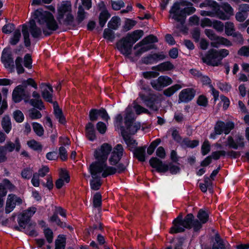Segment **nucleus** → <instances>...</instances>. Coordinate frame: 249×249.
I'll use <instances>...</instances> for the list:
<instances>
[{
  "label": "nucleus",
  "instance_id": "7c9ffc66",
  "mask_svg": "<svg viewBox=\"0 0 249 249\" xmlns=\"http://www.w3.org/2000/svg\"><path fill=\"white\" fill-rule=\"evenodd\" d=\"M111 15L108 10L101 11L99 16V24L101 28H103Z\"/></svg>",
  "mask_w": 249,
  "mask_h": 249
},
{
  "label": "nucleus",
  "instance_id": "c85d7f7f",
  "mask_svg": "<svg viewBox=\"0 0 249 249\" xmlns=\"http://www.w3.org/2000/svg\"><path fill=\"white\" fill-rule=\"evenodd\" d=\"M199 143L197 140H190L188 138H184L181 143V146L182 148L185 147L194 148L197 147Z\"/></svg>",
  "mask_w": 249,
  "mask_h": 249
},
{
  "label": "nucleus",
  "instance_id": "e433bc0d",
  "mask_svg": "<svg viewBox=\"0 0 249 249\" xmlns=\"http://www.w3.org/2000/svg\"><path fill=\"white\" fill-rule=\"evenodd\" d=\"M66 238L63 234H59L55 241V249H65Z\"/></svg>",
  "mask_w": 249,
  "mask_h": 249
},
{
  "label": "nucleus",
  "instance_id": "69168bd1",
  "mask_svg": "<svg viewBox=\"0 0 249 249\" xmlns=\"http://www.w3.org/2000/svg\"><path fill=\"white\" fill-rule=\"evenodd\" d=\"M32 58L30 54L26 53L24 57V66L27 69H31L32 67Z\"/></svg>",
  "mask_w": 249,
  "mask_h": 249
},
{
  "label": "nucleus",
  "instance_id": "473e14b6",
  "mask_svg": "<svg viewBox=\"0 0 249 249\" xmlns=\"http://www.w3.org/2000/svg\"><path fill=\"white\" fill-rule=\"evenodd\" d=\"M121 20L118 16H113L107 23L108 28L113 30H117L121 25Z\"/></svg>",
  "mask_w": 249,
  "mask_h": 249
},
{
  "label": "nucleus",
  "instance_id": "f03ea898",
  "mask_svg": "<svg viewBox=\"0 0 249 249\" xmlns=\"http://www.w3.org/2000/svg\"><path fill=\"white\" fill-rule=\"evenodd\" d=\"M34 18L42 26V31L45 36H50L53 32L59 28L53 15L49 11L37 9L34 12Z\"/></svg>",
  "mask_w": 249,
  "mask_h": 249
},
{
  "label": "nucleus",
  "instance_id": "338daca9",
  "mask_svg": "<svg viewBox=\"0 0 249 249\" xmlns=\"http://www.w3.org/2000/svg\"><path fill=\"white\" fill-rule=\"evenodd\" d=\"M210 184L208 186H206L205 184H203V183H200L199 184V187L201 191L205 193L207 192V190H208L210 193L213 194V183H210Z\"/></svg>",
  "mask_w": 249,
  "mask_h": 249
},
{
  "label": "nucleus",
  "instance_id": "774afa93",
  "mask_svg": "<svg viewBox=\"0 0 249 249\" xmlns=\"http://www.w3.org/2000/svg\"><path fill=\"white\" fill-rule=\"evenodd\" d=\"M211 150V145L208 141L204 142L201 146V153L203 156L208 154Z\"/></svg>",
  "mask_w": 249,
  "mask_h": 249
},
{
  "label": "nucleus",
  "instance_id": "0e129e2a",
  "mask_svg": "<svg viewBox=\"0 0 249 249\" xmlns=\"http://www.w3.org/2000/svg\"><path fill=\"white\" fill-rule=\"evenodd\" d=\"M196 103L199 106L206 107L208 105V98L203 94L200 95L197 98Z\"/></svg>",
  "mask_w": 249,
  "mask_h": 249
},
{
  "label": "nucleus",
  "instance_id": "4d7b16f0",
  "mask_svg": "<svg viewBox=\"0 0 249 249\" xmlns=\"http://www.w3.org/2000/svg\"><path fill=\"white\" fill-rule=\"evenodd\" d=\"M99 109L91 108L89 110V120L91 121L90 122H95L98 120L99 115Z\"/></svg>",
  "mask_w": 249,
  "mask_h": 249
},
{
  "label": "nucleus",
  "instance_id": "f8f14e48",
  "mask_svg": "<svg viewBox=\"0 0 249 249\" xmlns=\"http://www.w3.org/2000/svg\"><path fill=\"white\" fill-rule=\"evenodd\" d=\"M22 203V200L20 197L13 194H9L6 200L5 213L6 214L9 213L14 209L16 204L20 205Z\"/></svg>",
  "mask_w": 249,
  "mask_h": 249
},
{
  "label": "nucleus",
  "instance_id": "2f4dec72",
  "mask_svg": "<svg viewBox=\"0 0 249 249\" xmlns=\"http://www.w3.org/2000/svg\"><path fill=\"white\" fill-rule=\"evenodd\" d=\"M212 249H226L224 241L218 233L214 235V242L213 245Z\"/></svg>",
  "mask_w": 249,
  "mask_h": 249
},
{
  "label": "nucleus",
  "instance_id": "5fc2aeb1",
  "mask_svg": "<svg viewBox=\"0 0 249 249\" xmlns=\"http://www.w3.org/2000/svg\"><path fill=\"white\" fill-rule=\"evenodd\" d=\"M160 73L156 71H146L142 72L143 77L146 79H151L158 77Z\"/></svg>",
  "mask_w": 249,
  "mask_h": 249
},
{
  "label": "nucleus",
  "instance_id": "37998d69",
  "mask_svg": "<svg viewBox=\"0 0 249 249\" xmlns=\"http://www.w3.org/2000/svg\"><path fill=\"white\" fill-rule=\"evenodd\" d=\"M102 196L100 192H96L93 196V206L98 208L102 206Z\"/></svg>",
  "mask_w": 249,
  "mask_h": 249
},
{
  "label": "nucleus",
  "instance_id": "20e7f679",
  "mask_svg": "<svg viewBox=\"0 0 249 249\" xmlns=\"http://www.w3.org/2000/svg\"><path fill=\"white\" fill-rule=\"evenodd\" d=\"M229 54V51L226 49L218 50L210 49L202 57L203 62L208 66L217 67L222 65V59Z\"/></svg>",
  "mask_w": 249,
  "mask_h": 249
},
{
  "label": "nucleus",
  "instance_id": "c9c22d12",
  "mask_svg": "<svg viewBox=\"0 0 249 249\" xmlns=\"http://www.w3.org/2000/svg\"><path fill=\"white\" fill-rule=\"evenodd\" d=\"M137 23V21L131 18H125L124 24L122 26L123 31L124 32L131 30Z\"/></svg>",
  "mask_w": 249,
  "mask_h": 249
},
{
  "label": "nucleus",
  "instance_id": "a19ab883",
  "mask_svg": "<svg viewBox=\"0 0 249 249\" xmlns=\"http://www.w3.org/2000/svg\"><path fill=\"white\" fill-rule=\"evenodd\" d=\"M19 85L22 86V88H24L25 89H26L28 86H31L35 89H37L38 88L36 82L32 78H29L26 80H23L21 82V84Z\"/></svg>",
  "mask_w": 249,
  "mask_h": 249
},
{
  "label": "nucleus",
  "instance_id": "9b49d317",
  "mask_svg": "<svg viewBox=\"0 0 249 249\" xmlns=\"http://www.w3.org/2000/svg\"><path fill=\"white\" fill-rule=\"evenodd\" d=\"M124 149L121 144H117L110 152L111 155L108 159L109 163L110 165H118L122 159L124 154Z\"/></svg>",
  "mask_w": 249,
  "mask_h": 249
},
{
  "label": "nucleus",
  "instance_id": "f3484780",
  "mask_svg": "<svg viewBox=\"0 0 249 249\" xmlns=\"http://www.w3.org/2000/svg\"><path fill=\"white\" fill-rule=\"evenodd\" d=\"M89 172L92 178V179L89 181L90 188L92 190L97 191L100 189L102 184L101 177L96 172L94 171L90 166L89 167Z\"/></svg>",
  "mask_w": 249,
  "mask_h": 249
},
{
  "label": "nucleus",
  "instance_id": "f704fd0d",
  "mask_svg": "<svg viewBox=\"0 0 249 249\" xmlns=\"http://www.w3.org/2000/svg\"><path fill=\"white\" fill-rule=\"evenodd\" d=\"M22 33L23 36L25 46L27 48L30 47L31 42L30 38L28 27L25 24L22 25Z\"/></svg>",
  "mask_w": 249,
  "mask_h": 249
},
{
  "label": "nucleus",
  "instance_id": "864d4df0",
  "mask_svg": "<svg viewBox=\"0 0 249 249\" xmlns=\"http://www.w3.org/2000/svg\"><path fill=\"white\" fill-rule=\"evenodd\" d=\"M234 24L231 22H226L225 25V34L228 36H232L234 32Z\"/></svg>",
  "mask_w": 249,
  "mask_h": 249
},
{
  "label": "nucleus",
  "instance_id": "13d9d810",
  "mask_svg": "<svg viewBox=\"0 0 249 249\" xmlns=\"http://www.w3.org/2000/svg\"><path fill=\"white\" fill-rule=\"evenodd\" d=\"M13 118L15 121L18 123H22L24 120L23 113L20 110L17 109L13 112Z\"/></svg>",
  "mask_w": 249,
  "mask_h": 249
},
{
  "label": "nucleus",
  "instance_id": "9d476101",
  "mask_svg": "<svg viewBox=\"0 0 249 249\" xmlns=\"http://www.w3.org/2000/svg\"><path fill=\"white\" fill-rule=\"evenodd\" d=\"M234 126V123L232 121H228L225 123L221 120L217 121L214 127V135H220L223 133L228 135Z\"/></svg>",
  "mask_w": 249,
  "mask_h": 249
},
{
  "label": "nucleus",
  "instance_id": "c756f323",
  "mask_svg": "<svg viewBox=\"0 0 249 249\" xmlns=\"http://www.w3.org/2000/svg\"><path fill=\"white\" fill-rule=\"evenodd\" d=\"M144 32L142 30H136L131 33H128L126 36L132 41V43L135 44L143 36Z\"/></svg>",
  "mask_w": 249,
  "mask_h": 249
},
{
  "label": "nucleus",
  "instance_id": "0eeeda50",
  "mask_svg": "<svg viewBox=\"0 0 249 249\" xmlns=\"http://www.w3.org/2000/svg\"><path fill=\"white\" fill-rule=\"evenodd\" d=\"M139 96L147 107L154 111L158 110L159 108L156 104L159 103V98L156 94L140 92Z\"/></svg>",
  "mask_w": 249,
  "mask_h": 249
},
{
  "label": "nucleus",
  "instance_id": "4468645a",
  "mask_svg": "<svg viewBox=\"0 0 249 249\" xmlns=\"http://www.w3.org/2000/svg\"><path fill=\"white\" fill-rule=\"evenodd\" d=\"M196 95V90L193 88L182 89L178 95V103H187L192 101Z\"/></svg>",
  "mask_w": 249,
  "mask_h": 249
},
{
  "label": "nucleus",
  "instance_id": "052dcab7",
  "mask_svg": "<svg viewBox=\"0 0 249 249\" xmlns=\"http://www.w3.org/2000/svg\"><path fill=\"white\" fill-rule=\"evenodd\" d=\"M111 4L112 8L115 11L119 10L121 8L125 6L124 2L122 0H111Z\"/></svg>",
  "mask_w": 249,
  "mask_h": 249
},
{
  "label": "nucleus",
  "instance_id": "603ef678",
  "mask_svg": "<svg viewBox=\"0 0 249 249\" xmlns=\"http://www.w3.org/2000/svg\"><path fill=\"white\" fill-rule=\"evenodd\" d=\"M43 233L47 242L51 244L53 241V232L50 228H46L43 229Z\"/></svg>",
  "mask_w": 249,
  "mask_h": 249
},
{
  "label": "nucleus",
  "instance_id": "4be33fe9",
  "mask_svg": "<svg viewBox=\"0 0 249 249\" xmlns=\"http://www.w3.org/2000/svg\"><path fill=\"white\" fill-rule=\"evenodd\" d=\"M53 105V113L55 118L58 119L60 124H65L66 123V117L64 115L62 109L59 107L58 103L56 101H54Z\"/></svg>",
  "mask_w": 249,
  "mask_h": 249
},
{
  "label": "nucleus",
  "instance_id": "39448f33",
  "mask_svg": "<svg viewBox=\"0 0 249 249\" xmlns=\"http://www.w3.org/2000/svg\"><path fill=\"white\" fill-rule=\"evenodd\" d=\"M149 163L158 173H165L169 171L172 175H176L180 172L179 165H175L173 162L166 164L157 157H152Z\"/></svg>",
  "mask_w": 249,
  "mask_h": 249
},
{
  "label": "nucleus",
  "instance_id": "cd10ccee",
  "mask_svg": "<svg viewBox=\"0 0 249 249\" xmlns=\"http://www.w3.org/2000/svg\"><path fill=\"white\" fill-rule=\"evenodd\" d=\"M1 125L6 133L8 134L10 132L12 129V123L8 115H5L2 118Z\"/></svg>",
  "mask_w": 249,
  "mask_h": 249
},
{
  "label": "nucleus",
  "instance_id": "b1692460",
  "mask_svg": "<svg viewBox=\"0 0 249 249\" xmlns=\"http://www.w3.org/2000/svg\"><path fill=\"white\" fill-rule=\"evenodd\" d=\"M196 11V8L193 6H189L180 10V19L179 22L183 25L185 21L187 16L191 15L194 14Z\"/></svg>",
  "mask_w": 249,
  "mask_h": 249
},
{
  "label": "nucleus",
  "instance_id": "7ed1b4c3",
  "mask_svg": "<svg viewBox=\"0 0 249 249\" xmlns=\"http://www.w3.org/2000/svg\"><path fill=\"white\" fill-rule=\"evenodd\" d=\"M196 218L192 213L187 214L184 218L182 213H180L172 222V226L170 228L169 233L176 234L184 232L185 229H193L194 232H198V227L196 222Z\"/></svg>",
  "mask_w": 249,
  "mask_h": 249
},
{
  "label": "nucleus",
  "instance_id": "49530a36",
  "mask_svg": "<svg viewBox=\"0 0 249 249\" xmlns=\"http://www.w3.org/2000/svg\"><path fill=\"white\" fill-rule=\"evenodd\" d=\"M8 48H4L2 52L1 56L0 57V61L2 63L5 62L7 61H11L12 59H13L12 57V55L10 52H8Z\"/></svg>",
  "mask_w": 249,
  "mask_h": 249
},
{
  "label": "nucleus",
  "instance_id": "79ce46f5",
  "mask_svg": "<svg viewBox=\"0 0 249 249\" xmlns=\"http://www.w3.org/2000/svg\"><path fill=\"white\" fill-rule=\"evenodd\" d=\"M113 30L108 27L105 28L104 30L103 36L105 39L108 40L111 42H112L115 38V34Z\"/></svg>",
  "mask_w": 249,
  "mask_h": 249
},
{
  "label": "nucleus",
  "instance_id": "2eb2a0df",
  "mask_svg": "<svg viewBox=\"0 0 249 249\" xmlns=\"http://www.w3.org/2000/svg\"><path fill=\"white\" fill-rule=\"evenodd\" d=\"M197 219L196 222L198 227L199 232L203 227V225L206 224L210 221L209 213L208 211L203 209H200L197 213Z\"/></svg>",
  "mask_w": 249,
  "mask_h": 249
},
{
  "label": "nucleus",
  "instance_id": "72a5a7b5",
  "mask_svg": "<svg viewBox=\"0 0 249 249\" xmlns=\"http://www.w3.org/2000/svg\"><path fill=\"white\" fill-rule=\"evenodd\" d=\"M48 221L51 223H55L57 226L62 229H64L67 226V223L61 220L56 213H53L48 219Z\"/></svg>",
  "mask_w": 249,
  "mask_h": 249
},
{
  "label": "nucleus",
  "instance_id": "a211bd4d",
  "mask_svg": "<svg viewBox=\"0 0 249 249\" xmlns=\"http://www.w3.org/2000/svg\"><path fill=\"white\" fill-rule=\"evenodd\" d=\"M17 221L19 226H16L14 228L17 231H22V230L25 229L26 225L31 221L30 216H29L28 213H22L18 216Z\"/></svg>",
  "mask_w": 249,
  "mask_h": 249
},
{
  "label": "nucleus",
  "instance_id": "5701e85b",
  "mask_svg": "<svg viewBox=\"0 0 249 249\" xmlns=\"http://www.w3.org/2000/svg\"><path fill=\"white\" fill-rule=\"evenodd\" d=\"M146 146L136 147L133 150V157L139 161L144 162L146 159Z\"/></svg>",
  "mask_w": 249,
  "mask_h": 249
},
{
  "label": "nucleus",
  "instance_id": "6ab92c4d",
  "mask_svg": "<svg viewBox=\"0 0 249 249\" xmlns=\"http://www.w3.org/2000/svg\"><path fill=\"white\" fill-rule=\"evenodd\" d=\"M226 155L232 157L234 159L237 158L239 154L238 152L234 151L233 150L229 151L226 152L224 150H219L213 152L212 153L211 155H210V157H211V159H213L214 160H218L220 159L221 156H225Z\"/></svg>",
  "mask_w": 249,
  "mask_h": 249
},
{
  "label": "nucleus",
  "instance_id": "aec40b11",
  "mask_svg": "<svg viewBox=\"0 0 249 249\" xmlns=\"http://www.w3.org/2000/svg\"><path fill=\"white\" fill-rule=\"evenodd\" d=\"M86 136L87 139L93 142L96 139V131L94 124L92 122H88L85 126Z\"/></svg>",
  "mask_w": 249,
  "mask_h": 249
},
{
  "label": "nucleus",
  "instance_id": "1a4fd4ad",
  "mask_svg": "<svg viewBox=\"0 0 249 249\" xmlns=\"http://www.w3.org/2000/svg\"><path fill=\"white\" fill-rule=\"evenodd\" d=\"M134 44L131 39L126 36L120 39L116 43L117 49L120 53L128 56L131 53L132 48Z\"/></svg>",
  "mask_w": 249,
  "mask_h": 249
},
{
  "label": "nucleus",
  "instance_id": "ea45409f",
  "mask_svg": "<svg viewBox=\"0 0 249 249\" xmlns=\"http://www.w3.org/2000/svg\"><path fill=\"white\" fill-rule=\"evenodd\" d=\"M63 20V24L65 26H71L75 28L77 24L74 23V18L71 12H69L66 14V18Z\"/></svg>",
  "mask_w": 249,
  "mask_h": 249
},
{
  "label": "nucleus",
  "instance_id": "393cba45",
  "mask_svg": "<svg viewBox=\"0 0 249 249\" xmlns=\"http://www.w3.org/2000/svg\"><path fill=\"white\" fill-rule=\"evenodd\" d=\"M24 92V89L22 88V86H17L12 92V100L15 103H18L22 100V95Z\"/></svg>",
  "mask_w": 249,
  "mask_h": 249
},
{
  "label": "nucleus",
  "instance_id": "8fccbe9b",
  "mask_svg": "<svg viewBox=\"0 0 249 249\" xmlns=\"http://www.w3.org/2000/svg\"><path fill=\"white\" fill-rule=\"evenodd\" d=\"M29 32L30 33L32 36L34 38H39L42 36L43 33L42 29L37 26L31 29H28Z\"/></svg>",
  "mask_w": 249,
  "mask_h": 249
},
{
  "label": "nucleus",
  "instance_id": "6e6552de",
  "mask_svg": "<svg viewBox=\"0 0 249 249\" xmlns=\"http://www.w3.org/2000/svg\"><path fill=\"white\" fill-rule=\"evenodd\" d=\"M173 83L172 79L167 75L159 76L156 79L150 81V85L155 90L160 91L163 89Z\"/></svg>",
  "mask_w": 249,
  "mask_h": 249
},
{
  "label": "nucleus",
  "instance_id": "09e8293b",
  "mask_svg": "<svg viewBox=\"0 0 249 249\" xmlns=\"http://www.w3.org/2000/svg\"><path fill=\"white\" fill-rule=\"evenodd\" d=\"M28 146L35 151H41L42 145L35 140H32L27 142Z\"/></svg>",
  "mask_w": 249,
  "mask_h": 249
},
{
  "label": "nucleus",
  "instance_id": "6e6d98bb",
  "mask_svg": "<svg viewBox=\"0 0 249 249\" xmlns=\"http://www.w3.org/2000/svg\"><path fill=\"white\" fill-rule=\"evenodd\" d=\"M29 103L31 106L39 110H41L45 108L43 102L41 99L34 100L32 99L30 100Z\"/></svg>",
  "mask_w": 249,
  "mask_h": 249
},
{
  "label": "nucleus",
  "instance_id": "bb28decb",
  "mask_svg": "<svg viewBox=\"0 0 249 249\" xmlns=\"http://www.w3.org/2000/svg\"><path fill=\"white\" fill-rule=\"evenodd\" d=\"M121 135L127 146H129L130 145H137L138 142L136 140L131 139L130 136H128V133L125 130V127L124 126H122L121 127Z\"/></svg>",
  "mask_w": 249,
  "mask_h": 249
},
{
  "label": "nucleus",
  "instance_id": "c03bdc74",
  "mask_svg": "<svg viewBox=\"0 0 249 249\" xmlns=\"http://www.w3.org/2000/svg\"><path fill=\"white\" fill-rule=\"evenodd\" d=\"M21 37V33L19 30H16L13 35L10 37L9 43L11 45L14 46L18 44Z\"/></svg>",
  "mask_w": 249,
  "mask_h": 249
},
{
  "label": "nucleus",
  "instance_id": "f257e3e1",
  "mask_svg": "<svg viewBox=\"0 0 249 249\" xmlns=\"http://www.w3.org/2000/svg\"><path fill=\"white\" fill-rule=\"evenodd\" d=\"M112 149V146L108 143H104L99 148L94 152V157L96 161L93 162L89 166L94 171L98 174L102 173V177L106 178L108 176L124 173L126 170V166L123 163L115 165V167L107 165V161Z\"/></svg>",
  "mask_w": 249,
  "mask_h": 249
},
{
  "label": "nucleus",
  "instance_id": "a18cd8bd",
  "mask_svg": "<svg viewBox=\"0 0 249 249\" xmlns=\"http://www.w3.org/2000/svg\"><path fill=\"white\" fill-rule=\"evenodd\" d=\"M41 95L43 99L47 102L54 104V102L53 101V95L52 93H50L48 89H43L41 92Z\"/></svg>",
  "mask_w": 249,
  "mask_h": 249
},
{
  "label": "nucleus",
  "instance_id": "a878e982",
  "mask_svg": "<svg viewBox=\"0 0 249 249\" xmlns=\"http://www.w3.org/2000/svg\"><path fill=\"white\" fill-rule=\"evenodd\" d=\"M180 10L181 9H180L179 1H176L174 3L169 11V13L170 14L173 15L172 16V18H173L176 21L179 22V21H180L179 16Z\"/></svg>",
  "mask_w": 249,
  "mask_h": 249
},
{
  "label": "nucleus",
  "instance_id": "e2e57ef3",
  "mask_svg": "<svg viewBox=\"0 0 249 249\" xmlns=\"http://www.w3.org/2000/svg\"><path fill=\"white\" fill-rule=\"evenodd\" d=\"M142 41L145 44L154 43L158 42V38L153 35H150L144 37Z\"/></svg>",
  "mask_w": 249,
  "mask_h": 249
},
{
  "label": "nucleus",
  "instance_id": "bf43d9fd",
  "mask_svg": "<svg viewBox=\"0 0 249 249\" xmlns=\"http://www.w3.org/2000/svg\"><path fill=\"white\" fill-rule=\"evenodd\" d=\"M33 170L30 167L24 168L21 171V175L22 178L26 179H30L33 175Z\"/></svg>",
  "mask_w": 249,
  "mask_h": 249
},
{
  "label": "nucleus",
  "instance_id": "58836bf2",
  "mask_svg": "<svg viewBox=\"0 0 249 249\" xmlns=\"http://www.w3.org/2000/svg\"><path fill=\"white\" fill-rule=\"evenodd\" d=\"M87 13L85 11L82 5H79L78 12L76 17V21L77 25H79L86 18Z\"/></svg>",
  "mask_w": 249,
  "mask_h": 249
},
{
  "label": "nucleus",
  "instance_id": "dca6fc26",
  "mask_svg": "<svg viewBox=\"0 0 249 249\" xmlns=\"http://www.w3.org/2000/svg\"><path fill=\"white\" fill-rule=\"evenodd\" d=\"M244 140V138L241 135L236 136L235 140L232 136H229L227 138V145L229 148L237 150L238 147L243 148L245 146Z\"/></svg>",
  "mask_w": 249,
  "mask_h": 249
},
{
  "label": "nucleus",
  "instance_id": "4c0bfd02",
  "mask_svg": "<svg viewBox=\"0 0 249 249\" xmlns=\"http://www.w3.org/2000/svg\"><path fill=\"white\" fill-rule=\"evenodd\" d=\"M182 88V86L179 84H175L163 91V94L168 97L172 96L177 91Z\"/></svg>",
  "mask_w": 249,
  "mask_h": 249
},
{
  "label": "nucleus",
  "instance_id": "412c9836",
  "mask_svg": "<svg viewBox=\"0 0 249 249\" xmlns=\"http://www.w3.org/2000/svg\"><path fill=\"white\" fill-rule=\"evenodd\" d=\"M174 65L169 61L163 62L159 65L152 67V70L158 72H163L165 71H170L174 69Z\"/></svg>",
  "mask_w": 249,
  "mask_h": 249
},
{
  "label": "nucleus",
  "instance_id": "680f3d73",
  "mask_svg": "<svg viewBox=\"0 0 249 249\" xmlns=\"http://www.w3.org/2000/svg\"><path fill=\"white\" fill-rule=\"evenodd\" d=\"M15 26L13 23L5 24L2 28V32L5 34H11L15 29Z\"/></svg>",
  "mask_w": 249,
  "mask_h": 249
},
{
  "label": "nucleus",
  "instance_id": "3c124183",
  "mask_svg": "<svg viewBox=\"0 0 249 249\" xmlns=\"http://www.w3.org/2000/svg\"><path fill=\"white\" fill-rule=\"evenodd\" d=\"M161 142L160 139H157L153 141L147 148V153L149 155H151L154 152L156 148Z\"/></svg>",
  "mask_w": 249,
  "mask_h": 249
},
{
  "label": "nucleus",
  "instance_id": "423d86ee",
  "mask_svg": "<svg viewBox=\"0 0 249 249\" xmlns=\"http://www.w3.org/2000/svg\"><path fill=\"white\" fill-rule=\"evenodd\" d=\"M21 145L19 139L17 137L15 142L10 141H7L4 145L0 146V160L2 162H4L7 160L6 154L7 152H12L14 150L17 152L21 149Z\"/></svg>",
  "mask_w": 249,
  "mask_h": 249
},
{
  "label": "nucleus",
  "instance_id": "de8ad7c7",
  "mask_svg": "<svg viewBox=\"0 0 249 249\" xmlns=\"http://www.w3.org/2000/svg\"><path fill=\"white\" fill-rule=\"evenodd\" d=\"M33 130L35 133L39 137H41L44 134V128L42 125L38 123L34 122L32 123Z\"/></svg>",
  "mask_w": 249,
  "mask_h": 249
},
{
  "label": "nucleus",
  "instance_id": "ddd939ff",
  "mask_svg": "<svg viewBox=\"0 0 249 249\" xmlns=\"http://www.w3.org/2000/svg\"><path fill=\"white\" fill-rule=\"evenodd\" d=\"M71 12V4L70 1H63L57 7V16L56 18L59 24H61L66 14Z\"/></svg>",
  "mask_w": 249,
  "mask_h": 249
}]
</instances>
